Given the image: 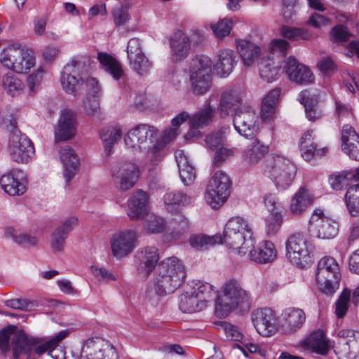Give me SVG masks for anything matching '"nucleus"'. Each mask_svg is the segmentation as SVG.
<instances>
[{"label": "nucleus", "instance_id": "bb28decb", "mask_svg": "<svg viewBox=\"0 0 359 359\" xmlns=\"http://www.w3.org/2000/svg\"><path fill=\"white\" fill-rule=\"evenodd\" d=\"M244 106L247 105L243 104L241 94L236 90H230L224 92L221 95L218 111L220 116L224 118L230 114L234 115Z\"/></svg>", "mask_w": 359, "mask_h": 359}, {"label": "nucleus", "instance_id": "6e6d98bb", "mask_svg": "<svg viewBox=\"0 0 359 359\" xmlns=\"http://www.w3.org/2000/svg\"><path fill=\"white\" fill-rule=\"evenodd\" d=\"M131 69L140 75L147 74L151 67V63L144 54H140L128 60Z\"/></svg>", "mask_w": 359, "mask_h": 359}, {"label": "nucleus", "instance_id": "680f3d73", "mask_svg": "<svg viewBox=\"0 0 359 359\" xmlns=\"http://www.w3.org/2000/svg\"><path fill=\"white\" fill-rule=\"evenodd\" d=\"M67 238L66 234L62 233L60 229H55L51 234L50 247L52 251L54 252H62Z\"/></svg>", "mask_w": 359, "mask_h": 359}, {"label": "nucleus", "instance_id": "f8f14e48", "mask_svg": "<svg viewBox=\"0 0 359 359\" xmlns=\"http://www.w3.org/2000/svg\"><path fill=\"white\" fill-rule=\"evenodd\" d=\"M8 151L11 158L18 163H27L34 156L35 149L32 141L20 130L9 135Z\"/></svg>", "mask_w": 359, "mask_h": 359}, {"label": "nucleus", "instance_id": "f704fd0d", "mask_svg": "<svg viewBox=\"0 0 359 359\" xmlns=\"http://www.w3.org/2000/svg\"><path fill=\"white\" fill-rule=\"evenodd\" d=\"M248 257L250 260L259 264L273 262L277 257V250L274 244L269 241H264L259 243L256 248L250 249Z\"/></svg>", "mask_w": 359, "mask_h": 359}, {"label": "nucleus", "instance_id": "2f4dec72", "mask_svg": "<svg viewBox=\"0 0 359 359\" xmlns=\"http://www.w3.org/2000/svg\"><path fill=\"white\" fill-rule=\"evenodd\" d=\"M299 147L302 156L305 161H309L314 156H325L328 151V147L317 148V144L314 142L313 130H306L301 137L299 140Z\"/></svg>", "mask_w": 359, "mask_h": 359}, {"label": "nucleus", "instance_id": "393cba45", "mask_svg": "<svg viewBox=\"0 0 359 359\" xmlns=\"http://www.w3.org/2000/svg\"><path fill=\"white\" fill-rule=\"evenodd\" d=\"M3 190L10 196H19L26 191V180L24 172L19 170L4 175L0 179Z\"/></svg>", "mask_w": 359, "mask_h": 359}, {"label": "nucleus", "instance_id": "e2e57ef3", "mask_svg": "<svg viewBox=\"0 0 359 359\" xmlns=\"http://www.w3.org/2000/svg\"><path fill=\"white\" fill-rule=\"evenodd\" d=\"M178 135V128H170L168 129H166L163 131L162 135L161 137H157V135L156 136L154 141L155 142H161V147L159 149V154L161 156V161H162L163 158V149L165 147V146L168 144L170 142L173 140L177 135Z\"/></svg>", "mask_w": 359, "mask_h": 359}, {"label": "nucleus", "instance_id": "2eb2a0df", "mask_svg": "<svg viewBox=\"0 0 359 359\" xmlns=\"http://www.w3.org/2000/svg\"><path fill=\"white\" fill-rule=\"evenodd\" d=\"M338 224L332 218L325 215L323 210L316 209L309 220V232L311 237L331 239L337 234Z\"/></svg>", "mask_w": 359, "mask_h": 359}, {"label": "nucleus", "instance_id": "6ab92c4d", "mask_svg": "<svg viewBox=\"0 0 359 359\" xmlns=\"http://www.w3.org/2000/svg\"><path fill=\"white\" fill-rule=\"evenodd\" d=\"M257 116L255 111L250 106H244L233 116V123L236 130L244 137L253 135Z\"/></svg>", "mask_w": 359, "mask_h": 359}, {"label": "nucleus", "instance_id": "ddd939ff", "mask_svg": "<svg viewBox=\"0 0 359 359\" xmlns=\"http://www.w3.org/2000/svg\"><path fill=\"white\" fill-rule=\"evenodd\" d=\"M80 359H118L116 348L101 338H89L81 346Z\"/></svg>", "mask_w": 359, "mask_h": 359}, {"label": "nucleus", "instance_id": "4468645a", "mask_svg": "<svg viewBox=\"0 0 359 359\" xmlns=\"http://www.w3.org/2000/svg\"><path fill=\"white\" fill-rule=\"evenodd\" d=\"M285 256L288 260L299 266H303L310 257L312 245L301 233L290 235L285 242Z\"/></svg>", "mask_w": 359, "mask_h": 359}, {"label": "nucleus", "instance_id": "cd10ccee", "mask_svg": "<svg viewBox=\"0 0 359 359\" xmlns=\"http://www.w3.org/2000/svg\"><path fill=\"white\" fill-rule=\"evenodd\" d=\"M306 320L304 311L299 308L284 309L280 316V323L286 332H294L300 329Z\"/></svg>", "mask_w": 359, "mask_h": 359}, {"label": "nucleus", "instance_id": "5fc2aeb1", "mask_svg": "<svg viewBox=\"0 0 359 359\" xmlns=\"http://www.w3.org/2000/svg\"><path fill=\"white\" fill-rule=\"evenodd\" d=\"M281 35L292 41L308 40L311 34L306 29L283 26L280 28Z\"/></svg>", "mask_w": 359, "mask_h": 359}, {"label": "nucleus", "instance_id": "a19ab883", "mask_svg": "<svg viewBox=\"0 0 359 359\" xmlns=\"http://www.w3.org/2000/svg\"><path fill=\"white\" fill-rule=\"evenodd\" d=\"M122 129L118 126H111L102 128L100 131V137L102 142L106 156H110L114 146L120 140Z\"/></svg>", "mask_w": 359, "mask_h": 359}, {"label": "nucleus", "instance_id": "49530a36", "mask_svg": "<svg viewBox=\"0 0 359 359\" xmlns=\"http://www.w3.org/2000/svg\"><path fill=\"white\" fill-rule=\"evenodd\" d=\"M305 345L313 352L325 355L329 351L328 341L322 330L312 332L305 340Z\"/></svg>", "mask_w": 359, "mask_h": 359}, {"label": "nucleus", "instance_id": "9d476101", "mask_svg": "<svg viewBox=\"0 0 359 359\" xmlns=\"http://www.w3.org/2000/svg\"><path fill=\"white\" fill-rule=\"evenodd\" d=\"M230 187L231 181L229 176L222 170L215 172L206 187V203L212 209H219L226 201L230 194Z\"/></svg>", "mask_w": 359, "mask_h": 359}, {"label": "nucleus", "instance_id": "774afa93", "mask_svg": "<svg viewBox=\"0 0 359 359\" xmlns=\"http://www.w3.org/2000/svg\"><path fill=\"white\" fill-rule=\"evenodd\" d=\"M331 36L334 41L340 43L348 41L351 34L346 27L339 25L332 29Z\"/></svg>", "mask_w": 359, "mask_h": 359}, {"label": "nucleus", "instance_id": "a211bd4d", "mask_svg": "<svg viewBox=\"0 0 359 359\" xmlns=\"http://www.w3.org/2000/svg\"><path fill=\"white\" fill-rule=\"evenodd\" d=\"M284 71L289 80L297 84L309 85L314 82L315 77L311 70L292 56L285 60Z\"/></svg>", "mask_w": 359, "mask_h": 359}, {"label": "nucleus", "instance_id": "f3484780", "mask_svg": "<svg viewBox=\"0 0 359 359\" xmlns=\"http://www.w3.org/2000/svg\"><path fill=\"white\" fill-rule=\"evenodd\" d=\"M214 111L215 109L210 104L206 105L191 117L187 112L182 111L172 118V125L173 128H177L189 118L190 131L185 137L194 136L195 129L207 126L212 121Z\"/></svg>", "mask_w": 359, "mask_h": 359}, {"label": "nucleus", "instance_id": "13d9d810", "mask_svg": "<svg viewBox=\"0 0 359 359\" xmlns=\"http://www.w3.org/2000/svg\"><path fill=\"white\" fill-rule=\"evenodd\" d=\"M283 220V218L280 212H272V213H270L265 219L267 235H276L282 226Z\"/></svg>", "mask_w": 359, "mask_h": 359}, {"label": "nucleus", "instance_id": "5701e85b", "mask_svg": "<svg viewBox=\"0 0 359 359\" xmlns=\"http://www.w3.org/2000/svg\"><path fill=\"white\" fill-rule=\"evenodd\" d=\"M170 58L174 63L186 59L191 48L189 36L181 30L175 32L170 38Z\"/></svg>", "mask_w": 359, "mask_h": 359}, {"label": "nucleus", "instance_id": "7ed1b4c3", "mask_svg": "<svg viewBox=\"0 0 359 359\" xmlns=\"http://www.w3.org/2000/svg\"><path fill=\"white\" fill-rule=\"evenodd\" d=\"M186 278L184 266L176 257L161 261L155 269L152 280L154 290L158 296L173 293Z\"/></svg>", "mask_w": 359, "mask_h": 359}, {"label": "nucleus", "instance_id": "09e8293b", "mask_svg": "<svg viewBox=\"0 0 359 359\" xmlns=\"http://www.w3.org/2000/svg\"><path fill=\"white\" fill-rule=\"evenodd\" d=\"M298 100L304 106L306 118L311 121H315L319 118L320 114L315 109L316 99L310 97V93L305 90L302 91L298 96Z\"/></svg>", "mask_w": 359, "mask_h": 359}, {"label": "nucleus", "instance_id": "423d86ee", "mask_svg": "<svg viewBox=\"0 0 359 359\" xmlns=\"http://www.w3.org/2000/svg\"><path fill=\"white\" fill-rule=\"evenodd\" d=\"M215 294V288L212 285L198 280L179 296V308L187 313L201 311L206 308Z\"/></svg>", "mask_w": 359, "mask_h": 359}, {"label": "nucleus", "instance_id": "473e14b6", "mask_svg": "<svg viewBox=\"0 0 359 359\" xmlns=\"http://www.w3.org/2000/svg\"><path fill=\"white\" fill-rule=\"evenodd\" d=\"M342 150L348 156L359 161V135L350 125H344L341 131Z\"/></svg>", "mask_w": 359, "mask_h": 359}, {"label": "nucleus", "instance_id": "c03bdc74", "mask_svg": "<svg viewBox=\"0 0 359 359\" xmlns=\"http://www.w3.org/2000/svg\"><path fill=\"white\" fill-rule=\"evenodd\" d=\"M97 59L102 68L115 80L120 79L124 74L123 69L119 61L107 53H99Z\"/></svg>", "mask_w": 359, "mask_h": 359}, {"label": "nucleus", "instance_id": "864d4df0", "mask_svg": "<svg viewBox=\"0 0 359 359\" xmlns=\"http://www.w3.org/2000/svg\"><path fill=\"white\" fill-rule=\"evenodd\" d=\"M346 203L353 217L359 215V184L351 186L346 194Z\"/></svg>", "mask_w": 359, "mask_h": 359}, {"label": "nucleus", "instance_id": "6e6552de", "mask_svg": "<svg viewBox=\"0 0 359 359\" xmlns=\"http://www.w3.org/2000/svg\"><path fill=\"white\" fill-rule=\"evenodd\" d=\"M90 70V60L85 57L73 58L61 72L60 83L62 89L69 94L76 95L79 87Z\"/></svg>", "mask_w": 359, "mask_h": 359}, {"label": "nucleus", "instance_id": "c9c22d12", "mask_svg": "<svg viewBox=\"0 0 359 359\" xmlns=\"http://www.w3.org/2000/svg\"><path fill=\"white\" fill-rule=\"evenodd\" d=\"M60 159L63 165V175L66 182L71 181L76 175L79 167V159L75 151L69 146L60 151Z\"/></svg>", "mask_w": 359, "mask_h": 359}, {"label": "nucleus", "instance_id": "0e129e2a", "mask_svg": "<svg viewBox=\"0 0 359 359\" xmlns=\"http://www.w3.org/2000/svg\"><path fill=\"white\" fill-rule=\"evenodd\" d=\"M44 74V70L39 68L27 79V86L29 93H35L40 86Z\"/></svg>", "mask_w": 359, "mask_h": 359}, {"label": "nucleus", "instance_id": "20e7f679", "mask_svg": "<svg viewBox=\"0 0 359 359\" xmlns=\"http://www.w3.org/2000/svg\"><path fill=\"white\" fill-rule=\"evenodd\" d=\"M221 240V244L237 250L239 254L245 255L254 245L251 227L248 222L241 217H233L227 221Z\"/></svg>", "mask_w": 359, "mask_h": 359}, {"label": "nucleus", "instance_id": "7c9ffc66", "mask_svg": "<svg viewBox=\"0 0 359 359\" xmlns=\"http://www.w3.org/2000/svg\"><path fill=\"white\" fill-rule=\"evenodd\" d=\"M34 346V337L22 332L14 334L11 339V348L15 359H32V348Z\"/></svg>", "mask_w": 359, "mask_h": 359}, {"label": "nucleus", "instance_id": "c85d7f7f", "mask_svg": "<svg viewBox=\"0 0 359 359\" xmlns=\"http://www.w3.org/2000/svg\"><path fill=\"white\" fill-rule=\"evenodd\" d=\"M236 47L242 62L246 67H251L255 62L259 64L262 57H264L262 48L252 41L238 40L236 42Z\"/></svg>", "mask_w": 359, "mask_h": 359}, {"label": "nucleus", "instance_id": "0eeeda50", "mask_svg": "<svg viewBox=\"0 0 359 359\" xmlns=\"http://www.w3.org/2000/svg\"><path fill=\"white\" fill-rule=\"evenodd\" d=\"M264 173L274 183L278 189L285 190L292 183L297 173V167L289 158L276 155L271 157Z\"/></svg>", "mask_w": 359, "mask_h": 359}, {"label": "nucleus", "instance_id": "4be33fe9", "mask_svg": "<svg viewBox=\"0 0 359 359\" xmlns=\"http://www.w3.org/2000/svg\"><path fill=\"white\" fill-rule=\"evenodd\" d=\"M75 113L68 109H62L55 127V142L67 141L72 138L75 135Z\"/></svg>", "mask_w": 359, "mask_h": 359}, {"label": "nucleus", "instance_id": "aec40b11", "mask_svg": "<svg viewBox=\"0 0 359 359\" xmlns=\"http://www.w3.org/2000/svg\"><path fill=\"white\" fill-rule=\"evenodd\" d=\"M126 214L134 221L143 219L149 214V196L145 191L138 190L133 193L128 200Z\"/></svg>", "mask_w": 359, "mask_h": 359}, {"label": "nucleus", "instance_id": "e433bc0d", "mask_svg": "<svg viewBox=\"0 0 359 359\" xmlns=\"http://www.w3.org/2000/svg\"><path fill=\"white\" fill-rule=\"evenodd\" d=\"M269 151L268 145L254 139L243 151V158L249 165H257Z\"/></svg>", "mask_w": 359, "mask_h": 359}, {"label": "nucleus", "instance_id": "69168bd1", "mask_svg": "<svg viewBox=\"0 0 359 359\" xmlns=\"http://www.w3.org/2000/svg\"><path fill=\"white\" fill-rule=\"evenodd\" d=\"M225 140L224 132L223 130H218L207 136L205 142L210 149L216 151L223 146Z\"/></svg>", "mask_w": 359, "mask_h": 359}, {"label": "nucleus", "instance_id": "a878e982", "mask_svg": "<svg viewBox=\"0 0 359 359\" xmlns=\"http://www.w3.org/2000/svg\"><path fill=\"white\" fill-rule=\"evenodd\" d=\"M338 336L346 339L339 359H359V331L343 329L339 331Z\"/></svg>", "mask_w": 359, "mask_h": 359}, {"label": "nucleus", "instance_id": "a18cd8bd", "mask_svg": "<svg viewBox=\"0 0 359 359\" xmlns=\"http://www.w3.org/2000/svg\"><path fill=\"white\" fill-rule=\"evenodd\" d=\"M20 44L12 43L4 48L0 53V62L6 68L13 70H19L20 63L15 62L19 57Z\"/></svg>", "mask_w": 359, "mask_h": 359}, {"label": "nucleus", "instance_id": "f257e3e1", "mask_svg": "<svg viewBox=\"0 0 359 359\" xmlns=\"http://www.w3.org/2000/svg\"><path fill=\"white\" fill-rule=\"evenodd\" d=\"M252 298L251 292L236 278H229L222 285L215 299V314L225 318L234 311H249Z\"/></svg>", "mask_w": 359, "mask_h": 359}, {"label": "nucleus", "instance_id": "72a5a7b5", "mask_svg": "<svg viewBox=\"0 0 359 359\" xmlns=\"http://www.w3.org/2000/svg\"><path fill=\"white\" fill-rule=\"evenodd\" d=\"M193 201L190 195L182 191H170L163 196L165 208L172 214L180 212L181 208L190 205Z\"/></svg>", "mask_w": 359, "mask_h": 359}, {"label": "nucleus", "instance_id": "338daca9", "mask_svg": "<svg viewBox=\"0 0 359 359\" xmlns=\"http://www.w3.org/2000/svg\"><path fill=\"white\" fill-rule=\"evenodd\" d=\"M233 155V151L229 148L221 147L215 151L213 164L217 166H221L226 160L229 159Z\"/></svg>", "mask_w": 359, "mask_h": 359}, {"label": "nucleus", "instance_id": "9b49d317", "mask_svg": "<svg viewBox=\"0 0 359 359\" xmlns=\"http://www.w3.org/2000/svg\"><path fill=\"white\" fill-rule=\"evenodd\" d=\"M140 175L137 164L131 161H121L111 168V176L116 189L121 191L131 189L136 184Z\"/></svg>", "mask_w": 359, "mask_h": 359}, {"label": "nucleus", "instance_id": "ea45409f", "mask_svg": "<svg viewBox=\"0 0 359 359\" xmlns=\"http://www.w3.org/2000/svg\"><path fill=\"white\" fill-rule=\"evenodd\" d=\"M280 93L281 89L280 88H275L269 91L264 97L260 111L262 121H267L273 118Z\"/></svg>", "mask_w": 359, "mask_h": 359}, {"label": "nucleus", "instance_id": "4c0bfd02", "mask_svg": "<svg viewBox=\"0 0 359 359\" xmlns=\"http://www.w3.org/2000/svg\"><path fill=\"white\" fill-rule=\"evenodd\" d=\"M175 156L181 180L184 185H189L196 177L195 168L184 151L177 150Z\"/></svg>", "mask_w": 359, "mask_h": 359}, {"label": "nucleus", "instance_id": "bf43d9fd", "mask_svg": "<svg viewBox=\"0 0 359 359\" xmlns=\"http://www.w3.org/2000/svg\"><path fill=\"white\" fill-rule=\"evenodd\" d=\"M350 301L352 302L351 290L344 289L335 303V314L338 318H341L346 315Z\"/></svg>", "mask_w": 359, "mask_h": 359}, {"label": "nucleus", "instance_id": "603ef678", "mask_svg": "<svg viewBox=\"0 0 359 359\" xmlns=\"http://www.w3.org/2000/svg\"><path fill=\"white\" fill-rule=\"evenodd\" d=\"M19 53L20 55L17 57L15 62L20 63L22 68L21 67L19 68V70H13V72L24 74L29 71L34 66L35 57L32 50L27 49L22 45H20Z\"/></svg>", "mask_w": 359, "mask_h": 359}, {"label": "nucleus", "instance_id": "39448f33", "mask_svg": "<svg viewBox=\"0 0 359 359\" xmlns=\"http://www.w3.org/2000/svg\"><path fill=\"white\" fill-rule=\"evenodd\" d=\"M212 60L206 55H198L191 60L188 81L194 95H203L210 90L212 85Z\"/></svg>", "mask_w": 359, "mask_h": 359}, {"label": "nucleus", "instance_id": "b1692460", "mask_svg": "<svg viewBox=\"0 0 359 359\" xmlns=\"http://www.w3.org/2000/svg\"><path fill=\"white\" fill-rule=\"evenodd\" d=\"M136 258L137 273L142 278L146 279L158 261V249L153 246L143 248L137 252Z\"/></svg>", "mask_w": 359, "mask_h": 359}, {"label": "nucleus", "instance_id": "4d7b16f0", "mask_svg": "<svg viewBox=\"0 0 359 359\" xmlns=\"http://www.w3.org/2000/svg\"><path fill=\"white\" fill-rule=\"evenodd\" d=\"M234 22L233 18H225L217 23L211 24L210 27L218 39H223L230 34Z\"/></svg>", "mask_w": 359, "mask_h": 359}, {"label": "nucleus", "instance_id": "f03ea898", "mask_svg": "<svg viewBox=\"0 0 359 359\" xmlns=\"http://www.w3.org/2000/svg\"><path fill=\"white\" fill-rule=\"evenodd\" d=\"M156 135V128L150 125L140 124L129 130L123 137L124 143L128 149L144 154L149 170L161 162L159 149L162 144L161 142H155Z\"/></svg>", "mask_w": 359, "mask_h": 359}, {"label": "nucleus", "instance_id": "8fccbe9b", "mask_svg": "<svg viewBox=\"0 0 359 359\" xmlns=\"http://www.w3.org/2000/svg\"><path fill=\"white\" fill-rule=\"evenodd\" d=\"M221 234L214 236L194 235L189 239L190 245L197 250L208 248L217 244H221Z\"/></svg>", "mask_w": 359, "mask_h": 359}, {"label": "nucleus", "instance_id": "3c124183", "mask_svg": "<svg viewBox=\"0 0 359 359\" xmlns=\"http://www.w3.org/2000/svg\"><path fill=\"white\" fill-rule=\"evenodd\" d=\"M144 219L143 229L148 233H159L165 229L166 222L160 216L149 213Z\"/></svg>", "mask_w": 359, "mask_h": 359}, {"label": "nucleus", "instance_id": "052dcab7", "mask_svg": "<svg viewBox=\"0 0 359 359\" xmlns=\"http://www.w3.org/2000/svg\"><path fill=\"white\" fill-rule=\"evenodd\" d=\"M128 4L116 6L112 11V16L116 27L125 25L130 20Z\"/></svg>", "mask_w": 359, "mask_h": 359}, {"label": "nucleus", "instance_id": "58836bf2", "mask_svg": "<svg viewBox=\"0 0 359 359\" xmlns=\"http://www.w3.org/2000/svg\"><path fill=\"white\" fill-rule=\"evenodd\" d=\"M313 198L309 191L301 187L294 194L290 204V212L294 216H300L312 204Z\"/></svg>", "mask_w": 359, "mask_h": 359}, {"label": "nucleus", "instance_id": "dca6fc26", "mask_svg": "<svg viewBox=\"0 0 359 359\" xmlns=\"http://www.w3.org/2000/svg\"><path fill=\"white\" fill-rule=\"evenodd\" d=\"M138 244V233L135 229H127L114 233L110 239L112 255L123 258L130 254Z\"/></svg>", "mask_w": 359, "mask_h": 359}, {"label": "nucleus", "instance_id": "1a4fd4ad", "mask_svg": "<svg viewBox=\"0 0 359 359\" xmlns=\"http://www.w3.org/2000/svg\"><path fill=\"white\" fill-rule=\"evenodd\" d=\"M340 279L341 273L337 262L330 256L321 258L316 273L319 289L325 294H333L339 288Z\"/></svg>", "mask_w": 359, "mask_h": 359}, {"label": "nucleus", "instance_id": "412c9836", "mask_svg": "<svg viewBox=\"0 0 359 359\" xmlns=\"http://www.w3.org/2000/svg\"><path fill=\"white\" fill-rule=\"evenodd\" d=\"M251 318L257 332L263 337H270L276 330L275 315L270 309H257L252 311Z\"/></svg>", "mask_w": 359, "mask_h": 359}, {"label": "nucleus", "instance_id": "79ce46f5", "mask_svg": "<svg viewBox=\"0 0 359 359\" xmlns=\"http://www.w3.org/2000/svg\"><path fill=\"white\" fill-rule=\"evenodd\" d=\"M4 237L19 245L35 247L38 244V238L36 236L13 226H7L4 229Z\"/></svg>", "mask_w": 359, "mask_h": 359}, {"label": "nucleus", "instance_id": "37998d69", "mask_svg": "<svg viewBox=\"0 0 359 359\" xmlns=\"http://www.w3.org/2000/svg\"><path fill=\"white\" fill-rule=\"evenodd\" d=\"M258 66L261 78L268 83L278 79L280 75V67L269 56L262 57Z\"/></svg>", "mask_w": 359, "mask_h": 359}, {"label": "nucleus", "instance_id": "de8ad7c7", "mask_svg": "<svg viewBox=\"0 0 359 359\" xmlns=\"http://www.w3.org/2000/svg\"><path fill=\"white\" fill-rule=\"evenodd\" d=\"M1 84L4 90L11 96H18L25 89L23 81L13 73H7L2 76Z\"/></svg>", "mask_w": 359, "mask_h": 359}, {"label": "nucleus", "instance_id": "c756f323", "mask_svg": "<svg viewBox=\"0 0 359 359\" xmlns=\"http://www.w3.org/2000/svg\"><path fill=\"white\" fill-rule=\"evenodd\" d=\"M236 64L237 59L234 51L224 48L217 52L213 67L218 76L225 78L233 72Z\"/></svg>", "mask_w": 359, "mask_h": 359}]
</instances>
